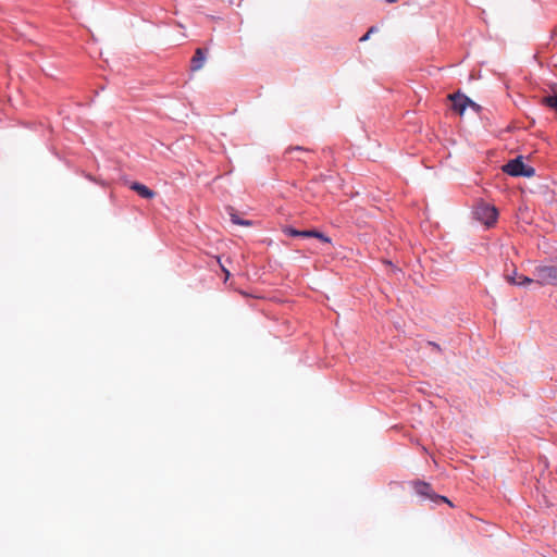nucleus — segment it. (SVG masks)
<instances>
[{"mask_svg":"<svg viewBox=\"0 0 557 557\" xmlns=\"http://www.w3.org/2000/svg\"><path fill=\"white\" fill-rule=\"evenodd\" d=\"M503 171L511 176L532 177L535 174L532 166L524 164L521 156L503 165Z\"/></svg>","mask_w":557,"mask_h":557,"instance_id":"obj_1","label":"nucleus"},{"mask_svg":"<svg viewBox=\"0 0 557 557\" xmlns=\"http://www.w3.org/2000/svg\"><path fill=\"white\" fill-rule=\"evenodd\" d=\"M534 275L539 285H557L556 265H539L534 270Z\"/></svg>","mask_w":557,"mask_h":557,"instance_id":"obj_2","label":"nucleus"},{"mask_svg":"<svg viewBox=\"0 0 557 557\" xmlns=\"http://www.w3.org/2000/svg\"><path fill=\"white\" fill-rule=\"evenodd\" d=\"M475 218L486 226H492L497 220L498 212L494 206L481 202L475 207Z\"/></svg>","mask_w":557,"mask_h":557,"instance_id":"obj_3","label":"nucleus"},{"mask_svg":"<svg viewBox=\"0 0 557 557\" xmlns=\"http://www.w3.org/2000/svg\"><path fill=\"white\" fill-rule=\"evenodd\" d=\"M448 99L453 102V110H455L460 115L463 114L466 108L468 107V102H470V99L460 92L449 95Z\"/></svg>","mask_w":557,"mask_h":557,"instance_id":"obj_4","label":"nucleus"},{"mask_svg":"<svg viewBox=\"0 0 557 557\" xmlns=\"http://www.w3.org/2000/svg\"><path fill=\"white\" fill-rule=\"evenodd\" d=\"M206 62V52L202 48H197L195 51L194 57L190 61V70L193 72H197L201 70Z\"/></svg>","mask_w":557,"mask_h":557,"instance_id":"obj_5","label":"nucleus"},{"mask_svg":"<svg viewBox=\"0 0 557 557\" xmlns=\"http://www.w3.org/2000/svg\"><path fill=\"white\" fill-rule=\"evenodd\" d=\"M131 189L136 191L139 196L146 199H151L154 197V191L148 188L146 185L140 183H133L131 185Z\"/></svg>","mask_w":557,"mask_h":557,"instance_id":"obj_6","label":"nucleus"},{"mask_svg":"<svg viewBox=\"0 0 557 557\" xmlns=\"http://www.w3.org/2000/svg\"><path fill=\"white\" fill-rule=\"evenodd\" d=\"M507 280L515 285H529L535 282L533 278L518 274L516 271H513V275H508Z\"/></svg>","mask_w":557,"mask_h":557,"instance_id":"obj_7","label":"nucleus"},{"mask_svg":"<svg viewBox=\"0 0 557 557\" xmlns=\"http://www.w3.org/2000/svg\"><path fill=\"white\" fill-rule=\"evenodd\" d=\"M417 493L425 496H430L431 486L425 482H418L414 485Z\"/></svg>","mask_w":557,"mask_h":557,"instance_id":"obj_8","label":"nucleus"},{"mask_svg":"<svg viewBox=\"0 0 557 557\" xmlns=\"http://www.w3.org/2000/svg\"><path fill=\"white\" fill-rule=\"evenodd\" d=\"M543 103L557 111V96L545 97Z\"/></svg>","mask_w":557,"mask_h":557,"instance_id":"obj_9","label":"nucleus"},{"mask_svg":"<svg viewBox=\"0 0 557 557\" xmlns=\"http://www.w3.org/2000/svg\"><path fill=\"white\" fill-rule=\"evenodd\" d=\"M311 237L318 238L323 243H331L330 237L325 236L323 233L315 230H311Z\"/></svg>","mask_w":557,"mask_h":557,"instance_id":"obj_10","label":"nucleus"},{"mask_svg":"<svg viewBox=\"0 0 557 557\" xmlns=\"http://www.w3.org/2000/svg\"><path fill=\"white\" fill-rule=\"evenodd\" d=\"M311 237L318 238L323 243H331L330 237L325 236L323 233L315 230H311Z\"/></svg>","mask_w":557,"mask_h":557,"instance_id":"obj_11","label":"nucleus"},{"mask_svg":"<svg viewBox=\"0 0 557 557\" xmlns=\"http://www.w3.org/2000/svg\"><path fill=\"white\" fill-rule=\"evenodd\" d=\"M231 220L233 223L235 224H238V225H244V226H250L251 225V222L248 221V220H242L239 219L236 214L234 213H231Z\"/></svg>","mask_w":557,"mask_h":557,"instance_id":"obj_12","label":"nucleus"},{"mask_svg":"<svg viewBox=\"0 0 557 557\" xmlns=\"http://www.w3.org/2000/svg\"><path fill=\"white\" fill-rule=\"evenodd\" d=\"M376 32H377V27H375V26H371V27L368 29V32H367V33H366V34L360 38V41H361V42L367 41V40L370 38V36H371L372 34L376 33Z\"/></svg>","mask_w":557,"mask_h":557,"instance_id":"obj_13","label":"nucleus"},{"mask_svg":"<svg viewBox=\"0 0 557 557\" xmlns=\"http://www.w3.org/2000/svg\"><path fill=\"white\" fill-rule=\"evenodd\" d=\"M283 232H284L286 235H288V236H294V237H295V236H299V234H300L298 230L293 228V227H290V226H286V227H284V228H283Z\"/></svg>","mask_w":557,"mask_h":557,"instance_id":"obj_14","label":"nucleus"},{"mask_svg":"<svg viewBox=\"0 0 557 557\" xmlns=\"http://www.w3.org/2000/svg\"><path fill=\"white\" fill-rule=\"evenodd\" d=\"M468 106L471 107L476 112H479L481 109V107L479 104H476L475 102H473L472 100H470V102H468Z\"/></svg>","mask_w":557,"mask_h":557,"instance_id":"obj_15","label":"nucleus"},{"mask_svg":"<svg viewBox=\"0 0 557 557\" xmlns=\"http://www.w3.org/2000/svg\"><path fill=\"white\" fill-rule=\"evenodd\" d=\"M299 236L301 237H311V230H307V231H299Z\"/></svg>","mask_w":557,"mask_h":557,"instance_id":"obj_16","label":"nucleus"},{"mask_svg":"<svg viewBox=\"0 0 557 557\" xmlns=\"http://www.w3.org/2000/svg\"><path fill=\"white\" fill-rule=\"evenodd\" d=\"M222 271L226 274V277L230 276L228 270H226L223 265H221Z\"/></svg>","mask_w":557,"mask_h":557,"instance_id":"obj_17","label":"nucleus"},{"mask_svg":"<svg viewBox=\"0 0 557 557\" xmlns=\"http://www.w3.org/2000/svg\"><path fill=\"white\" fill-rule=\"evenodd\" d=\"M440 499L445 502V503H447V504H449L451 506V503L446 497L441 496Z\"/></svg>","mask_w":557,"mask_h":557,"instance_id":"obj_18","label":"nucleus"},{"mask_svg":"<svg viewBox=\"0 0 557 557\" xmlns=\"http://www.w3.org/2000/svg\"><path fill=\"white\" fill-rule=\"evenodd\" d=\"M302 148L301 147H295V148H289L287 151H292V150H301Z\"/></svg>","mask_w":557,"mask_h":557,"instance_id":"obj_19","label":"nucleus"},{"mask_svg":"<svg viewBox=\"0 0 557 557\" xmlns=\"http://www.w3.org/2000/svg\"><path fill=\"white\" fill-rule=\"evenodd\" d=\"M385 1H386V2H388V3H394V2H396L397 0H385Z\"/></svg>","mask_w":557,"mask_h":557,"instance_id":"obj_20","label":"nucleus"},{"mask_svg":"<svg viewBox=\"0 0 557 557\" xmlns=\"http://www.w3.org/2000/svg\"><path fill=\"white\" fill-rule=\"evenodd\" d=\"M430 345L436 347V344H434L433 342H430Z\"/></svg>","mask_w":557,"mask_h":557,"instance_id":"obj_21","label":"nucleus"},{"mask_svg":"<svg viewBox=\"0 0 557 557\" xmlns=\"http://www.w3.org/2000/svg\"><path fill=\"white\" fill-rule=\"evenodd\" d=\"M430 345L436 347V344H434L433 342H430Z\"/></svg>","mask_w":557,"mask_h":557,"instance_id":"obj_22","label":"nucleus"},{"mask_svg":"<svg viewBox=\"0 0 557 557\" xmlns=\"http://www.w3.org/2000/svg\"><path fill=\"white\" fill-rule=\"evenodd\" d=\"M430 345L436 347V344H434L433 342H430Z\"/></svg>","mask_w":557,"mask_h":557,"instance_id":"obj_23","label":"nucleus"}]
</instances>
